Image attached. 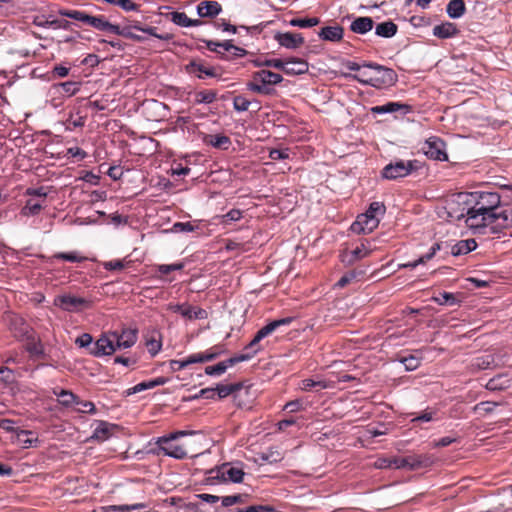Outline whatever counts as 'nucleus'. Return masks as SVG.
Masks as SVG:
<instances>
[{
	"instance_id": "f257e3e1",
	"label": "nucleus",
	"mask_w": 512,
	"mask_h": 512,
	"mask_svg": "<svg viewBox=\"0 0 512 512\" xmlns=\"http://www.w3.org/2000/svg\"><path fill=\"white\" fill-rule=\"evenodd\" d=\"M466 209L464 222L474 233L484 234L489 228L491 233H498L509 228L507 210H501V214H488L478 210L469 203Z\"/></svg>"
},
{
	"instance_id": "f03ea898",
	"label": "nucleus",
	"mask_w": 512,
	"mask_h": 512,
	"mask_svg": "<svg viewBox=\"0 0 512 512\" xmlns=\"http://www.w3.org/2000/svg\"><path fill=\"white\" fill-rule=\"evenodd\" d=\"M293 318L286 317L274 320L264 327H262L258 332L255 334L254 338L250 341L249 344H247L244 348L246 351L245 353H241L238 355H235L225 361H222L221 363L225 366V371L229 368L234 366L235 364H238L240 362L248 361L251 358H253L258 352L262 350V347L260 346V341L264 338L271 335L274 331H276L280 326H286L289 325L292 322Z\"/></svg>"
},
{
	"instance_id": "7ed1b4c3",
	"label": "nucleus",
	"mask_w": 512,
	"mask_h": 512,
	"mask_svg": "<svg viewBox=\"0 0 512 512\" xmlns=\"http://www.w3.org/2000/svg\"><path fill=\"white\" fill-rule=\"evenodd\" d=\"M283 77L269 70H260L253 74V80L247 84V88L256 93L268 95L271 92L269 85L282 82Z\"/></svg>"
},
{
	"instance_id": "20e7f679",
	"label": "nucleus",
	"mask_w": 512,
	"mask_h": 512,
	"mask_svg": "<svg viewBox=\"0 0 512 512\" xmlns=\"http://www.w3.org/2000/svg\"><path fill=\"white\" fill-rule=\"evenodd\" d=\"M469 201L471 205L476 207L480 211H484L488 214H501L499 206L501 203V197L496 192H481L477 195H469Z\"/></svg>"
},
{
	"instance_id": "39448f33",
	"label": "nucleus",
	"mask_w": 512,
	"mask_h": 512,
	"mask_svg": "<svg viewBox=\"0 0 512 512\" xmlns=\"http://www.w3.org/2000/svg\"><path fill=\"white\" fill-rule=\"evenodd\" d=\"M469 203V194L459 193L452 196L451 199L446 201L447 220L450 222L464 220L466 216L465 208L468 207Z\"/></svg>"
},
{
	"instance_id": "423d86ee",
	"label": "nucleus",
	"mask_w": 512,
	"mask_h": 512,
	"mask_svg": "<svg viewBox=\"0 0 512 512\" xmlns=\"http://www.w3.org/2000/svg\"><path fill=\"white\" fill-rule=\"evenodd\" d=\"M204 43L210 51L216 52L224 60L242 58L247 54L245 49L233 45L230 40H225L223 42L204 40Z\"/></svg>"
},
{
	"instance_id": "0eeeda50",
	"label": "nucleus",
	"mask_w": 512,
	"mask_h": 512,
	"mask_svg": "<svg viewBox=\"0 0 512 512\" xmlns=\"http://www.w3.org/2000/svg\"><path fill=\"white\" fill-rule=\"evenodd\" d=\"M416 161L397 160L390 162L381 171V175L387 180H396L408 176L415 169Z\"/></svg>"
},
{
	"instance_id": "6e6552de",
	"label": "nucleus",
	"mask_w": 512,
	"mask_h": 512,
	"mask_svg": "<svg viewBox=\"0 0 512 512\" xmlns=\"http://www.w3.org/2000/svg\"><path fill=\"white\" fill-rule=\"evenodd\" d=\"M365 67L371 69L372 78L369 80L372 87L381 88L393 84L396 80V74L390 68L375 63H365Z\"/></svg>"
},
{
	"instance_id": "1a4fd4ad",
	"label": "nucleus",
	"mask_w": 512,
	"mask_h": 512,
	"mask_svg": "<svg viewBox=\"0 0 512 512\" xmlns=\"http://www.w3.org/2000/svg\"><path fill=\"white\" fill-rule=\"evenodd\" d=\"M53 304L67 312H78L89 306V301L82 297L71 294L58 295L54 298Z\"/></svg>"
},
{
	"instance_id": "9d476101",
	"label": "nucleus",
	"mask_w": 512,
	"mask_h": 512,
	"mask_svg": "<svg viewBox=\"0 0 512 512\" xmlns=\"http://www.w3.org/2000/svg\"><path fill=\"white\" fill-rule=\"evenodd\" d=\"M155 443L158 446L157 454L163 453L164 455L175 459H184L187 457V451L185 448L181 445L175 444L174 440L167 436L158 437Z\"/></svg>"
},
{
	"instance_id": "9b49d317",
	"label": "nucleus",
	"mask_w": 512,
	"mask_h": 512,
	"mask_svg": "<svg viewBox=\"0 0 512 512\" xmlns=\"http://www.w3.org/2000/svg\"><path fill=\"white\" fill-rule=\"evenodd\" d=\"M168 310L174 313H179L187 320H204L207 319L208 313L205 309L194 307L188 303L182 304H169Z\"/></svg>"
},
{
	"instance_id": "f8f14e48",
	"label": "nucleus",
	"mask_w": 512,
	"mask_h": 512,
	"mask_svg": "<svg viewBox=\"0 0 512 512\" xmlns=\"http://www.w3.org/2000/svg\"><path fill=\"white\" fill-rule=\"evenodd\" d=\"M394 468L416 470L430 465V459L424 455H408L393 458Z\"/></svg>"
},
{
	"instance_id": "ddd939ff",
	"label": "nucleus",
	"mask_w": 512,
	"mask_h": 512,
	"mask_svg": "<svg viewBox=\"0 0 512 512\" xmlns=\"http://www.w3.org/2000/svg\"><path fill=\"white\" fill-rule=\"evenodd\" d=\"M424 154L433 160L445 161L448 156L445 152V143L438 137H430L422 146Z\"/></svg>"
},
{
	"instance_id": "4468645a",
	"label": "nucleus",
	"mask_w": 512,
	"mask_h": 512,
	"mask_svg": "<svg viewBox=\"0 0 512 512\" xmlns=\"http://www.w3.org/2000/svg\"><path fill=\"white\" fill-rule=\"evenodd\" d=\"M379 222V217L364 213L359 215L356 221L353 222L351 231L356 234H368L378 227Z\"/></svg>"
},
{
	"instance_id": "2eb2a0df",
	"label": "nucleus",
	"mask_w": 512,
	"mask_h": 512,
	"mask_svg": "<svg viewBox=\"0 0 512 512\" xmlns=\"http://www.w3.org/2000/svg\"><path fill=\"white\" fill-rule=\"evenodd\" d=\"M117 350L113 332L102 335L94 344L91 353L94 356H107L113 354Z\"/></svg>"
},
{
	"instance_id": "dca6fc26",
	"label": "nucleus",
	"mask_w": 512,
	"mask_h": 512,
	"mask_svg": "<svg viewBox=\"0 0 512 512\" xmlns=\"http://www.w3.org/2000/svg\"><path fill=\"white\" fill-rule=\"evenodd\" d=\"M117 349H127L132 347L137 341V330L136 329H124L119 334L113 332Z\"/></svg>"
},
{
	"instance_id": "f3484780",
	"label": "nucleus",
	"mask_w": 512,
	"mask_h": 512,
	"mask_svg": "<svg viewBox=\"0 0 512 512\" xmlns=\"http://www.w3.org/2000/svg\"><path fill=\"white\" fill-rule=\"evenodd\" d=\"M274 38L279 45L288 49H296L304 43V38L298 33H277Z\"/></svg>"
},
{
	"instance_id": "a211bd4d",
	"label": "nucleus",
	"mask_w": 512,
	"mask_h": 512,
	"mask_svg": "<svg viewBox=\"0 0 512 512\" xmlns=\"http://www.w3.org/2000/svg\"><path fill=\"white\" fill-rule=\"evenodd\" d=\"M197 14L201 18H213L220 14L222 6L217 1L205 0L197 5Z\"/></svg>"
},
{
	"instance_id": "6ab92c4d",
	"label": "nucleus",
	"mask_w": 512,
	"mask_h": 512,
	"mask_svg": "<svg viewBox=\"0 0 512 512\" xmlns=\"http://www.w3.org/2000/svg\"><path fill=\"white\" fill-rule=\"evenodd\" d=\"M186 69L189 73L194 74L199 79H203L204 77H217L218 76L215 68L206 66L197 61L190 62L187 65Z\"/></svg>"
},
{
	"instance_id": "aec40b11",
	"label": "nucleus",
	"mask_w": 512,
	"mask_h": 512,
	"mask_svg": "<svg viewBox=\"0 0 512 512\" xmlns=\"http://www.w3.org/2000/svg\"><path fill=\"white\" fill-rule=\"evenodd\" d=\"M167 18L180 27H198L203 24V21L199 19H191L184 12H171L167 15Z\"/></svg>"
},
{
	"instance_id": "412c9836",
	"label": "nucleus",
	"mask_w": 512,
	"mask_h": 512,
	"mask_svg": "<svg viewBox=\"0 0 512 512\" xmlns=\"http://www.w3.org/2000/svg\"><path fill=\"white\" fill-rule=\"evenodd\" d=\"M308 63L299 58L287 59L285 62L284 73L287 75H301L308 71Z\"/></svg>"
},
{
	"instance_id": "4be33fe9",
	"label": "nucleus",
	"mask_w": 512,
	"mask_h": 512,
	"mask_svg": "<svg viewBox=\"0 0 512 512\" xmlns=\"http://www.w3.org/2000/svg\"><path fill=\"white\" fill-rule=\"evenodd\" d=\"M459 30L456 24L444 22L433 27V35L440 39H448L456 36Z\"/></svg>"
},
{
	"instance_id": "5701e85b",
	"label": "nucleus",
	"mask_w": 512,
	"mask_h": 512,
	"mask_svg": "<svg viewBox=\"0 0 512 512\" xmlns=\"http://www.w3.org/2000/svg\"><path fill=\"white\" fill-rule=\"evenodd\" d=\"M86 24L100 31H107L113 34H115V32H118V25L110 23L105 19L104 16L89 15Z\"/></svg>"
},
{
	"instance_id": "b1692460",
	"label": "nucleus",
	"mask_w": 512,
	"mask_h": 512,
	"mask_svg": "<svg viewBox=\"0 0 512 512\" xmlns=\"http://www.w3.org/2000/svg\"><path fill=\"white\" fill-rule=\"evenodd\" d=\"M223 480L239 483L243 480L244 472L239 467L231 466L230 464H224L220 471Z\"/></svg>"
},
{
	"instance_id": "393cba45",
	"label": "nucleus",
	"mask_w": 512,
	"mask_h": 512,
	"mask_svg": "<svg viewBox=\"0 0 512 512\" xmlns=\"http://www.w3.org/2000/svg\"><path fill=\"white\" fill-rule=\"evenodd\" d=\"M374 27L371 17H357L350 24V30L356 34H366Z\"/></svg>"
},
{
	"instance_id": "a878e982",
	"label": "nucleus",
	"mask_w": 512,
	"mask_h": 512,
	"mask_svg": "<svg viewBox=\"0 0 512 512\" xmlns=\"http://www.w3.org/2000/svg\"><path fill=\"white\" fill-rule=\"evenodd\" d=\"M117 428V425L111 424L105 421H99L96 428L94 429L92 438L98 441H105L113 434V431Z\"/></svg>"
},
{
	"instance_id": "bb28decb",
	"label": "nucleus",
	"mask_w": 512,
	"mask_h": 512,
	"mask_svg": "<svg viewBox=\"0 0 512 512\" xmlns=\"http://www.w3.org/2000/svg\"><path fill=\"white\" fill-rule=\"evenodd\" d=\"M343 32L341 26H326L319 31L318 36L325 41L337 42L342 39Z\"/></svg>"
},
{
	"instance_id": "cd10ccee",
	"label": "nucleus",
	"mask_w": 512,
	"mask_h": 512,
	"mask_svg": "<svg viewBox=\"0 0 512 512\" xmlns=\"http://www.w3.org/2000/svg\"><path fill=\"white\" fill-rule=\"evenodd\" d=\"M52 89L55 93L71 97L79 91L80 83L75 81H66L53 85Z\"/></svg>"
},
{
	"instance_id": "c85d7f7f",
	"label": "nucleus",
	"mask_w": 512,
	"mask_h": 512,
	"mask_svg": "<svg viewBox=\"0 0 512 512\" xmlns=\"http://www.w3.org/2000/svg\"><path fill=\"white\" fill-rule=\"evenodd\" d=\"M204 142L208 145H211L214 148L227 150L231 144V140L228 136L218 134V135H207L204 138Z\"/></svg>"
},
{
	"instance_id": "c756f323",
	"label": "nucleus",
	"mask_w": 512,
	"mask_h": 512,
	"mask_svg": "<svg viewBox=\"0 0 512 512\" xmlns=\"http://www.w3.org/2000/svg\"><path fill=\"white\" fill-rule=\"evenodd\" d=\"M398 27L392 21L381 22L375 27V34L383 38H391L397 33Z\"/></svg>"
},
{
	"instance_id": "7c9ffc66",
	"label": "nucleus",
	"mask_w": 512,
	"mask_h": 512,
	"mask_svg": "<svg viewBox=\"0 0 512 512\" xmlns=\"http://www.w3.org/2000/svg\"><path fill=\"white\" fill-rule=\"evenodd\" d=\"M466 11L464 0H451L446 7L448 16L452 19H458L463 16Z\"/></svg>"
},
{
	"instance_id": "2f4dec72",
	"label": "nucleus",
	"mask_w": 512,
	"mask_h": 512,
	"mask_svg": "<svg viewBox=\"0 0 512 512\" xmlns=\"http://www.w3.org/2000/svg\"><path fill=\"white\" fill-rule=\"evenodd\" d=\"M9 321L10 330L15 337L21 338L28 333V325L23 322L22 318L10 316Z\"/></svg>"
},
{
	"instance_id": "473e14b6",
	"label": "nucleus",
	"mask_w": 512,
	"mask_h": 512,
	"mask_svg": "<svg viewBox=\"0 0 512 512\" xmlns=\"http://www.w3.org/2000/svg\"><path fill=\"white\" fill-rule=\"evenodd\" d=\"M476 247L477 243L474 239L461 240L452 247V254L454 256L467 254L475 250Z\"/></svg>"
},
{
	"instance_id": "72a5a7b5",
	"label": "nucleus",
	"mask_w": 512,
	"mask_h": 512,
	"mask_svg": "<svg viewBox=\"0 0 512 512\" xmlns=\"http://www.w3.org/2000/svg\"><path fill=\"white\" fill-rule=\"evenodd\" d=\"M51 260H64L73 263H80L88 260V258L86 256L81 255L78 251H70L55 253L51 257Z\"/></svg>"
},
{
	"instance_id": "f704fd0d",
	"label": "nucleus",
	"mask_w": 512,
	"mask_h": 512,
	"mask_svg": "<svg viewBox=\"0 0 512 512\" xmlns=\"http://www.w3.org/2000/svg\"><path fill=\"white\" fill-rule=\"evenodd\" d=\"M243 217V212L239 209H231L224 215L216 216L219 225L227 226L233 222L239 221Z\"/></svg>"
},
{
	"instance_id": "c9c22d12",
	"label": "nucleus",
	"mask_w": 512,
	"mask_h": 512,
	"mask_svg": "<svg viewBox=\"0 0 512 512\" xmlns=\"http://www.w3.org/2000/svg\"><path fill=\"white\" fill-rule=\"evenodd\" d=\"M33 433L31 431H28V430H19L17 432V439L19 441V443L25 447V448H29V447H32L35 443L38 442V438L37 437H30L32 436Z\"/></svg>"
},
{
	"instance_id": "e433bc0d",
	"label": "nucleus",
	"mask_w": 512,
	"mask_h": 512,
	"mask_svg": "<svg viewBox=\"0 0 512 512\" xmlns=\"http://www.w3.org/2000/svg\"><path fill=\"white\" fill-rule=\"evenodd\" d=\"M240 389H242L241 383H234L228 385L221 384L215 388V392H217L219 398H225Z\"/></svg>"
},
{
	"instance_id": "4c0bfd02",
	"label": "nucleus",
	"mask_w": 512,
	"mask_h": 512,
	"mask_svg": "<svg viewBox=\"0 0 512 512\" xmlns=\"http://www.w3.org/2000/svg\"><path fill=\"white\" fill-rule=\"evenodd\" d=\"M299 388L303 391H309L312 388L318 389H326L328 388V384L324 380H313V379H304L300 382Z\"/></svg>"
},
{
	"instance_id": "58836bf2",
	"label": "nucleus",
	"mask_w": 512,
	"mask_h": 512,
	"mask_svg": "<svg viewBox=\"0 0 512 512\" xmlns=\"http://www.w3.org/2000/svg\"><path fill=\"white\" fill-rule=\"evenodd\" d=\"M404 105H401L397 102H388L384 105L375 106L372 108V112L376 114H386V113H393L401 108H404Z\"/></svg>"
},
{
	"instance_id": "ea45409f",
	"label": "nucleus",
	"mask_w": 512,
	"mask_h": 512,
	"mask_svg": "<svg viewBox=\"0 0 512 512\" xmlns=\"http://www.w3.org/2000/svg\"><path fill=\"white\" fill-rule=\"evenodd\" d=\"M217 93L214 90L199 91L195 95V101L198 104H210L216 99Z\"/></svg>"
},
{
	"instance_id": "a19ab883",
	"label": "nucleus",
	"mask_w": 512,
	"mask_h": 512,
	"mask_svg": "<svg viewBox=\"0 0 512 512\" xmlns=\"http://www.w3.org/2000/svg\"><path fill=\"white\" fill-rule=\"evenodd\" d=\"M41 209V203L34 201L33 199H29L26 201L25 206L21 209V214L24 216H33L38 214Z\"/></svg>"
},
{
	"instance_id": "79ce46f5",
	"label": "nucleus",
	"mask_w": 512,
	"mask_h": 512,
	"mask_svg": "<svg viewBox=\"0 0 512 512\" xmlns=\"http://www.w3.org/2000/svg\"><path fill=\"white\" fill-rule=\"evenodd\" d=\"M509 380L506 379L503 376H497L495 378L490 379L487 384L486 388L492 391L495 390H502L509 386Z\"/></svg>"
},
{
	"instance_id": "37998d69",
	"label": "nucleus",
	"mask_w": 512,
	"mask_h": 512,
	"mask_svg": "<svg viewBox=\"0 0 512 512\" xmlns=\"http://www.w3.org/2000/svg\"><path fill=\"white\" fill-rule=\"evenodd\" d=\"M320 23L319 18L312 17V18H296L292 19L290 21V24L292 26L300 27V28H309L316 26Z\"/></svg>"
},
{
	"instance_id": "c03bdc74",
	"label": "nucleus",
	"mask_w": 512,
	"mask_h": 512,
	"mask_svg": "<svg viewBox=\"0 0 512 512\" xmlns=\"http://www.w3.org/2000/svg\"><path fill=\"white\" fill-rule=\"evenodd\" d=\"M352 252L356 259L359 261L369 256L372 252V249L370 248V243L367 240H365L359 246L353 249Z\"/></svg>"
},
{
	"instance_id": "a18cd8bd",
	"label": "nucleus",
	"mask_w": 512,
	"mask_h": 512,
	"mask_svg": "<svg viewBox=\"0 0 512 512\" xmlns=\"http://www.w3.org/2000/svg\"><path fill=\"white\" fill-rule=\"evenodd\" d=\"M60 15L87 23L89 15L80 10H61Z\"/></svg>"
},
{
	"instance_id": "49530a36",
	"label": "nucleus",
	"mask_w": 512,
	"mask_h": 512,
	"mask_svg": "<svg viewBox=\"0 0 512 512\" xmlns=\"http://www.w3.org/2000/svg\"><path fill=\"white\" fill-rule=\"evenodd\" d=\"M223 352V348L221 346L216 345L206 350L205 352H200V354L202 355V361L204 363L216 359Z\"/></svg>"
},
{
	"instance_id": "de8ad7c7",
	"label": "nucleus",
	"mask_w": 512,
	"mask_h": 512,
	"mask_svg": "<svg viewBox=\"0 0 512 512\" xmlns=\"http://www.w3.org/2000/svg\"><path fill=\"white\" fill-rule=\"evenodd\" d=\"M349 77L353 78L354 80H357L358 82L364 84V85H370L372 86L370 78H372L371 69L368 68H361L359 73L355 75H349Z\"/></svg>"
},
{
	"instance_id": "09e8293b",
	"label": "nucleus",
	"mask_w": 512,
	"mask_h": 512,
	"mask_svg": "<svg viewBox=\"0 0 512 512\" xmlns=\"http://www.w3.org/2000/svg\"><path fill=\"white\" fill-rule=\"evenodd\" d=\"M55 394L58 396L59 402L64 406L76 403L77 396L68 390H61L59 393L55 392Z\"/></svg>"
},
{
	"instance_id": "8fccbe9b",
	"label": "nucleus",
	"mask_w": 512,
	"mask_h": 512,
	"mask_svg": "<svg viewBox=\"0 0 512 512\" xmlns=\"http://www.w3.org/2000/svg\"><path fill=\"white\" fill-rule=\"evenodd\" d=\"M184 266L185 265L183 262L173 264H160L156 266V270L162 275H167L170 272L182 270Z\"/></svg>"
},
{
	"instance_id": "3c124183",
	"label": "nucleus",
	"mask_w": 512,
	"mask_h": 512,
	"mask_svg": "<svg viewBox=\"0 0 512 512\" xmlns=\"http://www.w3.org/2000/svg\"><path fill=\"white\" fill-rule=\"evenodd\" d=\"M198 228V225L194 222H176L172 226V231L179 232H193Z\"/></svg>"
},
{
	"instance_id": "603ef678",
	"label": "nucleus",
	"mask_w": 512,
	"mask_h": 512,
	"mask_svg": "<svg viewBox=\"0 0 512 512\" xmlns=\"http://www.w3.org/2000/svg\"><path fill=\"white\" fill-rule=\"evenodd\" d=\"M135 29L137 30H140L144 33H147L155 38H158L160 40H165V41H169L172 39V34H169V33H166V34H158L156 31V27H146V28H142V27H139V26H134Z\"/></svg>"
},
{
	"instance_id": "864d4df0",
	"label": "nucleus",
	"mask_w": 512,
	"mask_h": 512,
	"mask_svg": "<svg viewBox=\"0 0 512 512\" xmlns=\"http://www.w3.org/2000/svg\"><path fill=\"white\" fill-rule=\"evenodd\" d=\"M115 34L123 36V37L131 39V40L138 41V42H143L145 40V38L143 36L132 33L131 28L129 26L121 28L118 25V32H115Z\"/></svg>"
},
{
	"instance_id": "5fc2aeb1",
	"label": "nucleus",
	"mask_w": 512,
	"mask_h": 512,
	"mask_svg": "<svg viewBox=\"0 0 512 512\" xmlns=\"http://www.w3.org/2000/svg\"><path fill=\"white\" fill-rule=\"evenodd\" d=\"M250 104L251 102L241 95H238L233 99V107L238 112L247 111Z\"/></svg>"
},
{
	"instance_id": "6e6d98bb",
	"label": "nucleus",
	"mask_w": 512,
	"mask_h": 512,
	"mask_svg": "<svg viewBox=\"0 0 512 512\" xmlns=\"http://www.w3.org/2000/svg\"><path fill=\"white\" fill-rule=\"evenodd\" d=\"M362 272L350 271L344 274L336 283V287L343 288L351 283L357 276L361 275Z\"/></svg>"
},
{
	"instance_id": "4d7b16f0",
	"label": "nucleus",
	"mask_w": 512,
	"mask_h": 512,
	"mask_svg": "<svg viewBox=\"0 0 512 512\" xmlns=\"http://www.w3.org/2000/svg\"><path fill=\"white\" fill-rule=\"evenodd\" d=\"M244 495L236 494L221 497V502L223 507H229L236 503H242L244 501Z\"/></svg>"
},
{
	"instance_id": "13d9d810",
	"label": "nucleus",
	"mask_w": 512,
	"mask_h": 512,
	"mask_svg": "<svg viewBox=\"0 0 512 512\" xmlns=\"http://www.w3.org/2000/svg\"><path fill=\"white\" fill-rule=\"evenodd\" d=\"M385 213V206L381 202H372L366 211V214H370L371 216L379 217Z\"/></svg>"
},
{
	"instance_id": "bf43d9fd",
	"label": "nucleus",
	"mask_w": 512,
	"mask_h": 512,
	"mask_svg": "<svg viewBox=\"0 0 512 512\" xmlns=\"http://www.w3.org/2000/svg\"><path fill=\"white\" fill-rule=\"evenodd\" d=\"M146 346L148 349V352L155 356L162 348V343L160 339L151 338L146 341Z\"/></svg>"
},
{
	"instance_id": "052dcab7",
	"label": "nucleus",
	"mask_w": 512,
	"mask_h": 512,
	"mask_svg": "<svg viewBox=\"0 0 512 512\" xmlns=\"http://www.w3.org/2000/svg\"><path fill=\"white\" fill-rule=\"evenodd\" d=\"M102 266L107 271L122 270L125 268V263L123 260L116 259L103 262Z\"/></svg>"
},
{
	"instance_id": "680f3d73",
	"label": "nucleus",
	"mask_w": 512,
	"mask_h": 512,
	"mask_svg": "<svg viewBox=\"0 0 512 512\" xmlns=\"http://www.w3.org/2000/svg\"><path fill=\"white\" fill-rule=\"evenodd\" d=\"M304 409H305V407L303 405L302 400H300V399H295V400L289 401L284 406V410H287L290 413H295L298 411H302Z\"/></svg>"
},
{
	"instance_id": "e2e57ef3",
	"label": "nucleus",
	"mask_w": 512,
	"mask_h": 512,
	"mask_svg": "<svg viewBox=\"0 0 512 512\" xmlns=\"http://www.w3.org/2000/svg\"><path fill=\"white\" fill-rule=\"evenodd\" d=\"M76 405H79L80 407L77 408V411L82 413H95V405L94 403L90 401H81L77 398Z\"/></svg>"
},
{
	"instance_id": "0e129e2a",
	"label": "nucleus",
	"mask_w": 512,
	"mask_h": 512,
	"mask_svg": "<svg viewBox=\"0 0 512 512\" xmlns=\"http://www.w3.org/2000/svg\"><path fill=\"white\" fill-rule=\"evenodd\" d=\"M274 508L268 505H252L247 508L237 509L236 512H273Z\"/></svg>"
},
{
	"instance_id": "69168bd1",
	"label": "nucleus",
	"mask_w": 512,
	"mask_h": 512,
	"mask_svg": "<svg viewBox=\"0 0 512 512\" xmlns=\"http://www.w3.org/2000/svg\"><path fill=\"white\" fill-rule=\"evenodd\" d=\"M401 362L408 371H413L420 365V360L414 356L404 357Z\"/></svg>"
},
{
	"instance_id": "338daca9",
	"label": "nucleus",
	"mask_w": 512,
	"mask_h": 512,
	"mask_svg": "<svg viewBox=\"0 0 512 512\" xmlns=\"http://www.w3.org/2000/svg\"><path fill=\"white\" fill-rule=\"evenodd\" d=\"M269 158L272 160H283L289 158L288 149H272L269 152Z\"/></svg>"
},
{
	"instance_id": "774afa93",
	"label": "nucleus",
	"mask_w": 512,
	"mask_h": 512,
	"mask_svg": "<svg viewBox=\"0 0 512 512\" xmlns=\"http://www.w3.org/2000/svg\"><path fill=\"white\" fill-rule=\"evenodd\" d=\"M340 260L345 266H351L358 261L353 255V252L348 250H345L340 254Z\"/></svg>"
}]
</instances>
